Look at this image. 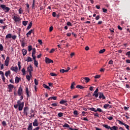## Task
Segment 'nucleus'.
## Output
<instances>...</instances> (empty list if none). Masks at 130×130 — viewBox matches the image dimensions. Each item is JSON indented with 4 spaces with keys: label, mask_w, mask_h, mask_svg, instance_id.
<instances>
[{
    "label": "nucleus",
    "mask_w": 130,
    "mask_h": 130,
    "mask_svg": "<svg viewBox=\"0 0 130 130\" xmlns=\"http://www.w3.org/2000/svg\"><path fill=\"white\" fill-rule=\"evenodd\" d=\"M17 104H18V110L19 111H22L24 108V102L21 103L20 101H17Z\"/></svg>",
    "instance_id": "1"
},
{
    "label": "nucleus",
    "mask_w": 130,
    "mask_h": 130,
    "mask_svg": "<svg viewBox=\"0 0 130 130\" xmlns=\"http://www.w3.org/2000/svg\"><path fill=\"white\" fill-rule=\"evenodd\" d=\"M12 19L14 20L15 23H19V22H21V18L20 17L17 16V15H13Z\"/></svg>",
    "instance_id": "2"
},
{
    "label": "nucleus",
    "mask_w": 130,
    "mask_h": 130,
    "mask_svg": "<svg viewBox=\"0 0 130 130\" xmlns=\"http://www.w3.org/2000/svg\"><path fill=\"white\" fill-rule=\"evenodd\" d=\"M12 38L13 40H15L17 39V36L14 35L12 36L11 34H8L6 36V39H10Z\"/></svg>",
    "instance_id": "3"
},
{
    "label": "nucleus",
    "mask_w": 130,
    "mask_h": 130,
    "mask_svg": "<svg viewBox=\"0 0 130 130\" xmlns=\"http://www.w3.org/2000/svg\"><path fill=\"white\" fill-rule=\"evenodd\" d=\"M1 8L3 9V11H4L5 13H8L9 11H10V8L6 6L5 5H1Z\"/></svg>",
    "instance_id": "4"
},
{
    "label": "nucleus",
    "mask_w": 130,
    "mask_h": 130,
    "mask_svg": "<svg viewBox=\"0 0 130 130\" xmlns=\"http://www.w3.org/2000/svg\"><path fill=\"white\" fill-rule=\"evenodd\" d=\"M27 70L29 73V76L32 77V72H33V67H32V66L30 65L29 67H28Z\"/></svg>",
    "instance_id": "5"
},
{
    "label": "nucleus",
    "mask_w": 130,
    "mask_h": 130,
    "mask_svg": "<svg viewBox=\"0 0 130 130\" xmlns=\"http://www.w3.org/2000/svg\"><path fill=\"white\" fill-rule=\"evenodd\" d=\"M17 94L18 96H22V95L23 94V88L21 86H20L18 88V89L17 90Z\"/></svg>",
    "instance_id": "6"
},
{
    "label": "nucleus",
    "mask_w": 130,
    "mask_h": 130,
    "mask_svg": "<svg viewBox=\"0 0 130 130\" xmlns=\"http://www.w3.org/2000/svg\"><path fill=\"white\" fill-rule=\"evenodd\" d=\"M117 121L119 124H122V125H124L125 127H126L127 129L129 130V126H128V125L122 122L119 120H118Z\"/></svg>",
    "instance_id": "7"
},
{
    "label": "nucleus",
    "mask_w": 130,
    "mask_h": 130,
    "mask_svg": "<svg viewBox=\"0 0 130 130\" xmlns=\"http://www.w3.org/2000/svg\"><path fill=\"white\" fill-rule=\"evenodd\" d=\"M14 85L12 84H9L8 85V89H9L8 92H12L13 89H14Z\"/></svg>",
    "instance_id": "8"
},
{
    "label": "nucleus",
    "mask_w": 130,
    "mask_h": 130,
    "mask_svg": "<svg viewBox=\"0 0 130 130\" xmlns=\"http://www.w3.org/2000/svg\"><path fill=\"white\" fill-rule=\"evenodd\" d=\"M35 54H36V49L35 48H32V55H31L32 58H36V56L35 55Z\"/></svg>",
    "instance_id": "9"
},
{
    "label": "nucleus",
    "mask_w": 130,
    "mask_h": 130,
    "mask_svg": "<svg viewBox=\"0 0 130 130\" xmlns=\"http://www.w3.org/2000/svg\"><path fill=\"white\" fill-rule=\"evenodd\" d=\"M45 62L46 63H53V60L49 59L48 57L45 58Z\"/></svg>",
    "instance_id": "10"
},
{
    "label": "nucleus",
    "mask_w": 130,
    "mask_h": 130,
    "mask_svg": "<svg viewBox=\"0 0 130 130\" xmlns=\"http://www.w3.org/2000/svg\"><path fill=\"white\" fill-rule=\"evenodd\" d=\"M28 110H29V108H28L27 107H25L23 109V114L24 115H26V116L28 115V113L27 112Z\"/></svg>",
    "instance_id": "11"
},
{
    "label": "nucleus",
    "mask_w": 130,
    "mask_h": 130,
    "mask_svg": "<svg viewBox=\"0 0 130 130\" xmlns=\"http://www.w3.org/2000/svg\"><path fill=\"white\" fill-rule=\"evenodd\" d=\"M9 62H10V57H7L6 60L5 61V65L6 67L9 66Z\"/></svg>",
    "instance_id": "12"
},
{
    "label": "nucleus",
    "mask_w": 130,
    "mask_h": 130,
    "mask_svg": "<svg viewBox=\"0 0 130 130\" xmlns=\"http://www.w3.org/2000/svg\"><path fill=\"white\" fill-rule=\"evenodd\" d=\"M34 126H38L39 125V123H38V120L36 119L32 123Z\"/></svg>",
    "instance_id": "13"
},
{
    "label": "nucleus",
    "mask_w": 130,
    "mask_h": 130,
    "mask_svg": "<svg viewBox=\"0 0 130 130\" xmlns=\"http://www.w3.org/2000/svg\"><path fill=\"white\" fill-rule=\"evenodd\" d=\"M99 98L100 99H102V100H104V99H105V96H104V94H103V93L100 92Z\"/></svg>",
    "instance_id": "14"
},
{
    "label": "nucleus",
    "mask_w": 130,
    "mask_h": 130,
    "mask_svg": "<svg viewBox=\"0 0 130 130\" xmlns=\"http://www.w3.org/2000/svg\"><path fill=\"white\" fill-rule=\"evenodd\" d=\"M10 70H11V71H13V72H18V67H17V66H16L15 67H12L10 68Z\"/></svg>",
    "instance_id": "15"
},
{
    "label": "nucleus",
    "mask_w": 130,
    "mask_h": 130,
    "mask_svg": "<svg viewBox=\"0 0 130 130\" xmlns=\"http://www.w3.org/2000/svg\"><path fill=\"white\" fill-rule=\"evenodd\" d=\"M25 61H27V62H30L31 61H33V59H32V58H31V57L28 56L25 59Z\"/></svg>",
    "instance_id": "16"
},
{
    "label": "nucleus",
    "mask_w": 130,
    "mask_h": 130,
    "mask_svg": "<svg viewBox=\"0 0 130 130\" xmlns=\"http://www.w3.org/2000/svg\"><path fill=\"white\" fill-rule=\"evenodd\" d=\"M34 61V64L36 68H38V61L36 60V58H32Z\"/></svg>",
    "instance_id": "17"
},
{
    "label": "nucleus",
    "mask_w": 130,
    "mask_h": 130,
    "mask_svg": "<svg viewBox=\"0 0 130 130\" xmlns=\"http://www.w3.org/2000/svg\"><path fill=\"white\" fill-rule=\"evenodd\" d=\"M28 130H32L33 129V126H32V123H29L28 124V126L27 127Z\"/></svg>",
    "instance_id": "18"
},
{
    "label": "nucleus",
    "mask_w": 130,
    "mask_h": 130,
    "mask_svg": "<svg viewBox=\"0 0 130 130\" xmlns=\"http://www.w3.org/2000/svg\"><path fill=\"white\" fill-rule=\"evenodd\" d=\"M103 126L105 128H107V129H111V127L107 124H103Z\"/></svg>",
    "instance_id": "19"
},
{
    "label": "nucleus",
    "mask_w": 130,
    "mask_h": 130,
    "mask_svg": "<svg viewBox=\"0 0 130 130\" xmlns=\"http://www.w3.org/2000/svg\"><path fill=\"white\" fill-rule=\"evenodd\" d=\"M11 75V71H8L5 72V76L7 78L9 77Z\"/></svg>",
    "instance_id": "20"
},
{
    "label": "nucleus",
    "mask_w": 130,
    "mask_h": 130,
    "mask_svg": "<svg viewBox=\"0 0 130 130\" xmlns=\"http://www.w3.org/2000/svg\"><path fill=\"white\" fill-rule=\"evenodd\" d=\"M111 130H118V127L117 126H113L111 127Z\"/></svg>",
    "instance_id": "21"
},
{
    "label": "nucleus",
    "mask_w": 130,
    "mask_h": 130,
    "mask_svg": "<svg viewBox=\"0 0 130 130\" xmlns=\"http://www.w3.org/2000/svg\"><path fill=\"white\" fill-rule=\"evenodd\" d=\"M22 51V54H23V56H25V55H26V54H27V50H26L25 49H23Z\"/></svg>",
    "instance_id": "22"
},
{
    "label": "nucleus",
    "mask_w": 130,
    "mask_h": 130,
    "mask_svg": "<svg viewBox=\"0 0 130 130\" xmlns=\"http://www.w3.org/2000/svg\"><path fill=\"white\" fill-rule=\"evenodd\" d=\"M21 80V79L18 77H15V83H16L17 84H18V83H19V82H20V80Z\"/></svg>",
    "instance_id": "23"
},
{
    "label": "nucleus",
    "mask_w": 130,
    "mask_h": 130,
    "mask_svg": "<svg viewBox=\"0 0 130 130\" xmlns=\"http://www.w3.org/2000/svg\"><path fill=\"white\" fill-rule=\"evenodd\" d=\"M33 29H31L30 31H29L27 34H26V36L27 37H29V35H31V34H32V32H33Z\"/></svg>",
    "instance_id": "24"
},
{
    "label": "nucleus",
    "mask_w": 130,
    "mask_h": 130,
    "mask_svg": "<svg viewBox=\"0 0 130 130\" xmlns=\"http://www.w3.org/2000/svg\"><path fill=\"white\" fill-rule=\"evenodd\" d=\"M2 77V79L3 80V81L4 82V83H5V82H6V78L5 77V73L3 74L2 75H1Z\"/></svg>",
    "instance_id": "25"
},
{
    "label": "nucleus",
    "mask_w": 130,
    "mask_h": 130,
    "mask_svg": "<svg viewBox=\"0 0 130 130\" xmlns=\"http://www.w3.org/2000/svg\"><path fill=\"white\" fill-rule=\"evenodd\" d=\"M84 80L86 83H89V82H90V78L88 77H85Z\"/></svg>",
    "instance_id": "26"
},
{
    "label": "nucleus",
    "mask_w": 130,
    "mask_h": 130,
    "mask_svg": "<svg viewBox=\"0 0 130 130\" xmlns=\"http://www.w3.org/2000/svg\"><path fill=\"white\" fill-rule=\"evenodd\" d=\"M31 50H33V48H32V46L29 45L28 46V51H29V52H30V51H31Z\"/></svg>",
    "instance_id": "27"
},
{
    "label": "nucleus",
    "mask_w": 130,
    "mask_h": 130,
    "mask_svg": "<svg viewBox=\"0 0 130 130\" xmlns=\"http://www.w3.org/2000/svg\"><path fill=\"white\" fill-rule=\"evenodd\" d=\"M21 72L24 76L26 75V69H25V68H23L21 70Z\"/></svg>",
    "instance_id": "28"
},
{
    "label": "nucleus",
    "mask_w": 130,
    "mask_h": 130,
    "mask_svg": "<svg viewBox=\"0 0 130 130\" xmlns=\"http://www.w3.org/2000/svg\"><path fill=\"white\" fill-rule=\"evenodd\" d=\"M67 102L68 101H67L61 100V101H60L59 103L60 104H66V103H67Z\"/></svg>",
    "instance_id": "29"
},
{
    "label": "nucleus",
    "mask_w": 130,
    "mask_h": 130,
    "mask_svg": "<svg viewBox=\"0 0 130 130\" xmlns=\"http://www.w3.org/2000/svg\"><path fill=\"white\" fill-rule=\"evenodd\" d=\"M44 88H45V89H48V90H50V87L49 86H47L46 84H43Z\"/></svg>",
    "instance_id": "30"
},
{
    "label": "nucleus",
    "mask_w": 130,
    "mask_h": 130,
    "mask_svg": "<svg viewBox=\"0 0 130 130\" xmlns=\"http://www.w3.org/2000/svg\"><path fill=\"white\" fill-rule=\"evenodd\" d=\"M75 85H76V83L75 82H73L71 86V89H74Z\"/></svg>",
    "instance_id": "31"
},
{
    "label": "nucleus",
    "mask_w": 130,
    "mask_h": 130,
    "mask_svg": "<svg viewBox=\"0 0 130 130\" xmlns=\"http://www.w3.org/2000/svg\"><path fill=\"white\" fill-rule=\"evenodd\" d=\"M18 32L17 33L19 38H21V28L18 29Z\"/></svg>",
    "instance_id": "32"
},
{
    "label": "nucleus",
    "mask_w": 130,
    "mask_h": 130,
    "mask_svg": "<svg viewBox=\"0 0 130 130\" xmlns=\"http://www.w3.org/2000/svg\"><path fill=\"white\" fill-rule=\"evenodd\" d=\"M76 88H77L78 89H84V86H83L82 85H78L76 86Z\"/></svg>",
    "instance_id": "33"
},
{
    "label": "nucleus",
    "mask_w": 130,
    "mask_h": 130,
    "mask_svg": "<svg viewBox=\"0 0 130 130\" xmlns=\"http://www.w3.org/2000/svg\"><path fill=\"white\" fill-rule=\"evenodd\" d=\"M63 127H69L70 128V125L68 123H65L64 125H62Z\"/></svg>",
    "instance_id": "34"
},
{
    "label": "nucleus",
    "mask_w": 130,
    "mask_h": 130,
    "mask_svg": "<svg viewBox=\"0 0 130 130\" xmlns=\"http://www.w3.org/2000/svg\"><path fill=\"white\" fill-rule=\"evenodd\" d=\"M106 50L105 49H102V50H100L99 53H100V54L104 53V52H105Z\"/></svg>",
    "instance_id": "35"
},
{
    "label": "nucleus",
    "mask_w": 130,
    "mask_h": 130,
    "mask_svg": "<svg viewBox=\"0 0 130 130\" xmlns=\"http://www.w3.org/2000/svg\"><path fill=\"white\" fill-rule=\"evenodd\" d=\"M25 89H26L25 91H26V93L27 94V97H29V90H28V87H26L25 88Z\"/></svg>",
    "instance_id": "36"
},
{
    "label": "nucleus",
    "mask_w": 130,
    "mask_h": 130,
    "mask_svg": "<svg viewBox=\"0 0 130 130\" xmlns=\"http://www.w3.org/2000/svg\"><path fill=\"white\" fill-rule=\"evenodd\" d=\"M31 27H32V22L30 23V24L27 26V30H29L30 29Z\"/></svg>",
    "instance_id": "37"
},
{
    "label": "nucleus",
    "mask_w": 130,
    "mask_h": 130,
    "mask_svg": "<svg viewBox=\"0 0 130 130\" xmlns=\"http://www.w3.org/2000/svg\"><path fill=\"white\" fill-rule=\"evenodd\" d=\"M22 24L24 26H27V24H28V21H23L22 22Z\"/></svg>",
    "instance_id": "38"
},
{
    "label": "nucleus",
    "mask_w": 130,
    "mask_h": 130,
    "mask_svg": "<svg viewBox=\"0 0 130 130\" xmlns=\"http://www.w3.org/2000/svg\"><path fill=\"white\" fill-rule=\"evenodd\" d=\"M58 117H62V116H63V114L61 112H60L58 113Z\"/></svg>",
    "instance_id": "39"
},
{
    "label": "nucleus",
    "mask_w": 130,
    "mask_h": 130,
    "mask_svg": "<svg viewBox=\"0 0 130 130\" xmlns=\"http://www.w3.org/2000/svg\"><path fill=\"white\" fill-rule=\"evenodd\" d=\"M26 78L27 81H30V79L31 78H32V77H31L30 75H26Z\"/></svg>",
    "instance_id": "40"
},
{
    "label": "nucleus",
    "mask_w": 130,
    "mask_h": 130,
    "mask_svg": "<svg viewBox=\"0 0 130 130\" xmlns=\"http://www.w3.org/2000/svg\"><path fill=\"white\" fill-rule=\"evenodd\" d=\"M99 95V94H98V92H95H95H94V93H93V96H94L95 97V98H98Z\"/></svg>",
    "instance_id": "41"
},
{
    "label": "nucleus",
    "mask_w": 130,
    "mask_h": 130,
    "mask_svg": "<svg viewBox=\"0 0 130 130\" xmlns=\"http://www.w3.org/2000/svg\"><path fill=\"white\" fill-rule=\"evenodd\" d=\"M108 107H109V104H105L104 105V108H105V109H107Z\"/></svg>",
    "instance_id": "42"
},
{
    "label": "nucleus",
    "mask_w": 130,
    "mask_h": 130,
    "mask_svg": "<svg viewBox=\"0 0 130 130\" xmlns=\"http://www.w3.org/2000/svg\"><path fill=\"white\" fill-rule=\"evenodd\" d=\"M89 110H91V111H94V112H97V110L95 109V108H91L89 109Z\"/></svg>",
    "instance_id": "43"
},
{
    "label": "nucleus",
    "mask_w": 130,
    "mask_h": 130,
    "mask_svg": "<svg viewBox=\"0 0 130 130\" xmlns=\"http://www.w3.org/2000/svg\"><path fill=\"white\" fill-rule=\"evenodd\" d=\"M18 66L19 70V71H20V70H21V61H18Z\"/></svg>",
    "instance_id": "44"
},
{
    "label": "nucleus",
    "mask_w": 130,
    "mask_h": 130,
    "mask_svg": "<svg viewBox=\"0 0 130 130\" xmlns=\"http://www.w3.org/2000/svg\"><path fill=\"white\" fill-rule=\"evenodd\" d=\"M2 123L3 126H7V122L5 121H3Z\"/></svg>",
    "instance_id": "45"
},
{
    "label": "nucleus",
    "mask_w": 130,
    "mask_h": 130,
    "mask_svg": "<svg viewBox=\"0 0 130 130\" xmlns=\"http://www.w3.org/2000/svg\"><path fill=\"white\" fill-rule=\"evenodd\" d=\"M4 50V46L2 44H0V51H3Z\"/></svg>",
    "instance_id": "46"
},
{
    "label": "nucleus",
    "mask_w": 130,
    "mask_h": 130,
    "mask_svg": "<svg viewBox=\"0 0 130 130\" xmlns=\"http://www.w3.org/2000/svg\"><path fill=\"white\" fill-rule=\"evenodd\" d=\"M18 12H19V14H23V10H22V8H20L19 10H18Z\"/></svg>",
    "instance_id": "47"
},
{
    "label": "nucleus",
    "mask_w": 130,
    "mask_h": 130,
    "mask_svg": "<svg viewBox=\"0 0 130 130\" xmlns=\"http://www.w3.org/2000/svg\"><path fill=\"white\" fill-rule=\"evenodd\" d=\"M50 76H51L52 77H55L56 76H57V75H56L55 73H51L50 74Z\"/></svg>",
    "instance_id": "48"
},
{
    "label": "nucleus",
    "mask_w": 130,
    "mask_h": 130,
    "mask_svg": "<svg viewBox=\"0 0 130 130\" xmlns=\"http://www.w3.org/2000/svg\"><path fill=\"white\" fill-rule=\"evenodd\" d=\"M73 113L74 115H75V116H78V111L77 110L74 111Z\"/></svg>",
    "instance_id": "49"
},
{
    "label": "nucleus",
    "mask_w": 130,
    "mask_h": 130,
    "mask_svg": "<svg viewBox=\"0 0 130 130\" xmlns=\"http://www.w3.org/2000/svg\"><path fill=\"white\" fill-rule=\"evenodd\" d=\"M35 84L36 86H38V80H37L36 79H35Z\"/></svg>",
    "instance_id": "50"
},
{
    "label": "nucleus",
    "mask_w": 130,
    "mask_h": 130,
    "mask_svg": "<svg viewBox=\"0 0 130 130\" xmlns=\"http://www.w3.org/2000/svg\"><path fill=\"white\" fill-rule=\"evenodd\" d=\"M25 44H26V43H25V42H24V41H22V42H21L22 47H25Z\"/></svg>",
    "instance_id": "51"
},
{
    "label": "nucleus",
    "mask_w": 130,
    "mask_h": 130,
    "mask_svg": "<svg viewBox=\"0 0 130 130\" xmlns=\"http://www.w3.org/2000/svg\"><path fill=\"white\" fill-rule=\"evenodd\" d=\"M54 51H55V49H52L50 51L49 53H53L54 52Z\"/></svg>",
    "instance_id": "52"
},
{
    "label": "nucleus",
    "mask_w": 130,
    "mask_h": 130,
    "mask_svg": "<svg viewBox=\"0 0 130 130\" xmlns=\"http://www.w3.org/2000/svg\"><path fill=\"white\" fill-rule=\"evenodd\" d=\"M51 105V106H53L54 107H55V106H57V104L53 103V104H52Z\"/></svg>",
    "instance_id": "53"
},
{
    "label": "nucleus",
    "mask_w": 130,
    "mask_h": 130,
    "mask_svg": "<svg viewBox=\"0 0 130 130\" xmlns=\"http://www.w3.org/2000/svg\"><path fill=\"white\" fill-rule=\"evenodd\" d=\"M124 110H128L129 109V107H124Z\"/></svg>",
    "instance_id": "54"
},
{
    "label": "nucleus",
    "mask_w": 130,
    "mask_h": 130,
    "mask_svg": "<svg viewBox=\"0 0 130 130\" xmlns=\"http://www.w3.org/2000/svg\"><path fill=\"white\" fill-rule=\"evenodd\" d=\"M103 12L104 13H107V9H105V8H103Z\"/></svg>",
    "instance_id": "55"
},
{
    "label": "nucleus",
    "mask_w": 130,
    "mask_h": 130,
    "mask_svg": "<svg viewBox=\"0 0 130 130\" xmlns=\"http://www.w3.org/2000/svg\"><path fill=\"white\" fill-rule=\"evenodd\" d=\"M97 111H99V112H102V110L100 108H98L96 110V112Z\"/></svg>",
    "instance_id": "56"
},
{
    "label": "nucleus",
    "mask_w": 130,
    "mask_h": 130,
    "mask_svg": "<svg viewBox=\"0 0 130 130\" xmlns=\"http://www.w3.org/2000/svg\"><path fill=\"white\" fill-rule=\"evenodd\" d=\"M38 42H39V43H40V44L41 45H42V44H43L42 40H38Z\"/></svg>",
    "instance_id": "57"
},
{
    "label": "nucleus",
    "mask_w": 130,
    "mask_h": 130,
    "mask_svg": "<svg viewBox=\"0 0 130 130\" xmlns=\"http://www.w3.org/2000/svg\"><path fill=\"white\" fill-rule=\"evenodd\" d=\"M99 78H100V75H96L95 76H94L95 79H99Z\"/></svg>",
    "instance_id": "58"
},
{
    "label": "nucleus",
    "mask_w": 130,
    "mask_h": 130,
    "mask_svg": "<svg viewBox=\"0 0 130 130\" xmlns=\"http://www.w3.org/2000/svg\"><path fill=\"white\" fill-rule=\"evenodd\" d=\"M108 119H109V120H112L113 119V117L111 116L108 117Z\"/></svg>",
    "instance_id": "59"
},
{
    "label": "nucleus",
    "mask_w": 130,
    "mask_h": 130,
    "mask_svg": "<svg viewBox=\"0 0 130 130\" xmlns=\"http://www.w3.org/2000/svg\"><path fill=\"white\" fill-rule=\"evenodd\" d=\"M81 114H82V116H85V114H86V112H85V111H82Z\"/></svg>",
    "instance_id": "60"
},
{
    "label": "nucleus",
    "mask_w": 130,
    "mask_h": 130,
    "mask_svg": "<svg viewBox=\"0 0 130 130\" xmlns=\"http://www.w3.org/2000/svg\"><path fill=\"white\" fill-rule=\"evenodd\" d=\"M52 16L53 17H56V13L55 12H53Z\"/></svg>",
    "instance_id": "61"
},
{
    "label": "nucleus",
    "mask_w": 130,
    "mask_h": 130,
    "mask_svg": "<svg viewBox=\"0 0 130 130\" xmlns=\"http://www.w3.org/2000/svg\"><path fill=\"white\" fill-rule=\"evenodd\" d=\"M60 72V73H62V74H63V73H66L64 69H61Z\"/></svg>",
    "instance_id": "62"
},
{
    "label": "nucleus",
    "mask_w": 130,
    "mask_h": 130,
    "mask_svg": "<svg viewBox=\"0 0 130 130\" xmlns=\"http://www.w3.org/2000/svg\"><path fill=\"white\" fill-rule=\"evenodd\" d=\"M67 25L68 26H72V23H71V22H68Z\"/></svg>",
    "instance_id": "63"
},
{
    "label": "nucleus",
    "mask_w": 130,
    "mask_h": 130,
    "mask_svg": "<svg viewBox=\"0 0 130 130\" xmlns=\"http://www.w3.org/2000/svg\"><path fill=\"white\" fill-rule=\"evenodd\" d=\"M0 66H1V70H4V64H2Z\"/></svg>",
    "instance_id": "64"
}]
</instances>
